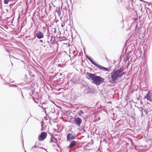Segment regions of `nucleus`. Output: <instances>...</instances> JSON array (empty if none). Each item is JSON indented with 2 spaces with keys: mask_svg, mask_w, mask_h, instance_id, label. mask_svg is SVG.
Instances as JSON below:
<instances>
[{
  "mask_svg": "<svg viewBox=\"0 0 152 152\" xmlns=\"http://www.w3.org/2000/svg\"><path fill=\"white\" fill-rule=\"evenodd\" d=\"M123 123V121L122 120H120L118 122V123L120 125L122 124Z\"/></svg>",
  "mask_w": 152,
  "mask_h": 152,
  "instance_id": "22",
  "label": "nucleus"
},
{
  "mask_svg": "<svg viewBox=\"0 0 152 152\" xmlns=\"http://www.w3.org/2000/svg\"><path fill=\"white\" fill-rule=\"evenodd\" d=\"M17 90L19 92H20V91H21V88H17Z\"/></svg>",
  "mask_w": 152,
  "mask_h": 152,
  "instance_id": "32",
  "label": "nucleus"
},
{
  "mask_svg": "<svg viewBox=\"0 0 152 152\" xmlns=\"http://www.w3.org/2000/svg\"><path fill=\"white\" fill-rule=\"evenodd\" d=\"M40 42H41L42 43L43 42V41L42 40H40Z\"/></svg>",
  "mask_w": 152,
  "mask_h": 152,
  "instance_id": "40",
  "label": "nucleus"
},
{
  "mask_svg": "<svg viewBox=\"0 0 152 152\" xmlns=\"http://www.w3.org/2000/svg\"><path fill=\"white\" fill-rule=\"evenodd\" d=\"M22 143H23V146H24L23 141V140L22 141Z\"/></svg>",
  "mask_w": 152,
  "mask_h": 152,
  "instance_id": "43",
  "label": "nucleus"
},
{
  "mask_svg": "<svg viewBox=\"0 0 152 152\" xmlns=\"http://www.w3.org/2000/svg\"><path fill=\"white\" fill-rule=\"evenodd\" d=\"M39 148L41 149H42L43 150L45 149V148L43 147H39Z\"/></svg>",
  "mask_w": 152,
  "mask_h": 152,
  "instance_id": "34",
  "label": "nucleus"
},
{
  "mask_svg": "<svg viewBox=\"0 0 152 152\" xmlns=\"http://www.w3.org/2000/svg\"><path fill=\"white\" fill-rule=\"evenodd\" d=\"M14 81H12L11 82H10L11 83H13L14 82Z\"/></svg>",
  "mask_w": 152,
  "mask_h": 152,
  "instance_id": "48",
  "label": "nucleus"
},
{
  "mask_svg": "<svg viewBox=\"0 0 152 152\" xmlns=\"http://www.w3.org/2000/svg\"><path fill=\"white\" fill-rule=\"evenodd\" d=\"M140 69H141V68H142L143 67H140Z\"/></svg>",
  "mask_w": 152,
  "mask_h": 152,
  "instance_id": "52",
  "label": "nucleus"
},
{
  "mask_svg": "<svg viewBox=\"0 0 152 152\" xmlns=\"http://www.w3.org/2000/svg\"><path fill=\"white\" fill-rule=\"evenodd\" d=\"M147 99L149 100L151 102H152V99L151 98V96L150 97L148 96Z\"/></svg>",
  "mask_w": 152,
  "mask_h": 152,
  "instance_id": "24",
  "label": "nucleus"
},
{
  "mask_svg": "<svg viewBox=\"0 0 152 152\" xmlns=\"http://www.w3.org/2000/svg\"><path fill=\"white\" fill-rule=\"evenodd\" d=\"M6 51L7 52H8L9 53H10L9 51L6 48Z\"/></svg>",
  "mask_w": 152,
  "mask_h": 152,
  "instance_id": "38",
  "label": "nucleus"
},
{
  "mask_svg": "<svg viewBox=\"0 0 152 152\" xmlns=\"http://www.w3.org/2000/svg\"><path fill=\"white\" fill-rule=\"evenodd\" d=\"M20 94L21 95V93H23L22 91H21L20 92H19Z\"/></svg>",
  "mask_w": 152,
  "mask_h": 152,
  "instance_id": "39",
  "label": "nucleus"
},
{
  "mask_svg": "<svg viewBox=\"0 0 152 152\" xmlns=\"http://www.w3.org/2000/svg\"><path fill=\"white\" fill-rule=\"evenodd\" d=\"M25 80L27 83H29L31 81L30 79H28L27 75H25Z\"/></svg>",
  "mask_w": 152,
  "mask_h": 152,
  "instance_id": "13",
  "label": "nucleus"
},
{
  "mask_svg": "<svg viewBox=\"0 0 152 152\" xmlns=\"http://www.w3.org/2000/svg\"><path fill=\"white\" fill-rule=\"evenodd\" d=\"M144 77L145 82H148L150 78V76L148 70L145 71L144 72Z\"/></svg>",
  "mask_w": 152,
  "mask_h": 152,
  "instance_id": "7",
  "label": "nucleus"
},
{
  "mask_svg": "<svg viewBox=\"0 0 152 152\" xmlns=\"http://www.w3.org/2000/svg\"><path fill=\"white\" fill-rule=\"evenodd\" d=\"M83 113L82 110H80L78 111V114L79 115H81Z\"/></svg>",
  "mask_w": 152,
  "mask_h": 152,
  "instance_id": "21",
  "label": "nucleus"
},
{
  "mask_svg": "<svg viewBox=\"0 0 152 152\" xmlns=\"http://www.w3.org/2000/svg\"><path fill=\"white\" fill-rule=\"evenodd\" d=\"M99 69L103 70L108 71H109L108 68L105 67H97Z\"/></svg>",
  "mask_w": 152,
  "mask_h": 152,
  "instance_id": "15",
  "label": "nucleus"
},
{
  "mask_svg": "<svg viewBox=\"0 0 152 152\" xmlns=\"http://www.w3.org/2000/svg\"><path fill=\"white\" fill-rule=\"evenodd\" d=\"M57 147H58L59 148H60L59 145V144H58V143H57Z\"/></svg>",
  "mask_w": 152,
  "mask_h": 152,
  "instance_id": "37",
  "label": "nucleus"
},
{
  "mask_svg": "<svg viewBox=\"0 0 152 152\" xmlns=\"http://www.w3.org/2000/svg\"><path fill=\"white\" fill-rule=\"evenodd\" d=\"M125 72L122 68L117 69H114L108 75V81L111 83H115L125 74Z\"/></svg>",
  "mask_w": 152,
  "mask_h": 152,
  "instance_id": "1",
  "label": "nucleus"
},
{
  "mask_svg": "<svg viewBox=\"0 0 152 152\" xmlns=\"http://www.w3.org/2000/svg\"><path fill=\"white\" fill-rule=\"evenodd\" d=\"M17 85H20V83H18V84H17Z\"/></svg>",
  "mask_w": 152,
  "mask_h": 152,
  "instance_id": "44",
  "label": "nucleus"
},
{
  "mask_svg": "<svg viewBox=\"0 0 152 152\" xmlns=\"http://www.w3.org/2000/svg\"><path fill=\"white\" fill-rule=\"evenodd\" d=\"M25 152H26L25 150Z\"/></svg>",
  "mask_w": 152,
  "mask_h": 152,
  "instance_id": "54",
  "label": "nucleus"
},
{
  "mask_svg": "<svg viewBox=\"0 0 152 152\" xmlns=\"http://www.w3.org/2000/svg\"><path fill=\"white\" fill-rule=\"evenodd\" d=\"M106 57V59L107 60V62L109 63H110V59H108L106 56H105Z\"/></svg>",
  "mask_w": 152,
  "mask_h": 152,
  "instance_id": "25",
  "label": "nucleus"
},
{
  "mask_svg": "<svg viewBox=\"0 0 152 152\" xmlns=\"http://www.w3.org/2000/svg\"><path fill=\"white\" fill-rule=\"evenodd\" d=\"M53 137L52 136V137L50 139V142H53Z\"/></svg>",
  "mask_w": 152,
  "mask_h": 152,
  "instance_id": "28",
  "label": "nucleus"
},
{
  "mask_svg": "<svg viewBox=\"0 0 152 152\" xmlns=\"http://www.w3.org/2000/svg\"><path fill=\"white\" fill-rule=\"evenodd\" d=\"M61 76H60L59 77V79H58L56 80V81H57V83H61L62 82L63 80V78L62 76V74L61 73H59Z\"/></svg>",
  "mask_w": 152,
  "mask_h": 152,
  "instance_id": "12",
  "label": "nucleus"
},
{
  "mask_svg": "<svg viewBox=\"0 0 152 152\" xmlns=\"http://www.w3.org/2000/svg\"><path fill=\"white\" fill-rule=\"evenodd\" d=\"M140 1H142V0H140Z\"/></svg>",
  "mask_w": 152,
  "mask_h": 152,
  "instance_id": "53",
  "label": "nucleus"
},
{
  "mask_svg": "<svg viewBox=\"0 0 152 152\" xmlns=\"http://www.w3.org/2000/svg\"><path fill=\"white\" fill-rule=\"evenodd\" d=\"M14 87H18V86L17 85H14Z\"/></svg>",
  "mask_w": 152,
  "mask_h": 152,
  "instance_id": "36",
  "label": "nucleus"
},
{
  "mask_svg": "<svg viewBox=\"0 0 152 152\" xmlns=\"http://www.w3.org/2000/svg\"><path fill=\"white\" fill-rule=\"evenodd\" d=\"M45 113L46 114V115H47V113H46V110H45Z\"/></svg>",
  "mask_w": 152,
  "mask_h": 152,
  "instance_id": "42",
  "label": "nucleus"
},
{
  "mask_svg": "<svg viewBox=\"0 0 152 152\" xmlns=\"http://www.w3.org/2000/svg\"><path fill=\"white\" fill-rule=\"evenodd\" d=\"M12 57H13V58H16L14 56H12ZM16 59H17V58H16Z\"/></svg>",
  "mask_w": 152,
  "mask_h": 152,
  "instance_id": "46",
  "label": "nucleus"
},
{
  "mask_svg": "<svg viewBox=\"0 0 152 152\" xmlns=\"http://www.w3.org/2000/svg\"><path fill=\"white\" fill-rule=\"evenodd\" d=\"M56 151H57L58 152H58V150L57 149H56Z\"/></svg>",
  "mask_w": 152,
  "mask_h": 152,
  "instance_id": "47",
  "label": "nucleus"
},
{
  "mask_svg": "<svg viewBox=\"0 0 152 152\" xmlns=\"http://www.w3.org/2000/svg\"><path fill=\"white\" fill-rule=\"evenodd\" d=\"M81 88L83 89L82 94L84 95L88 94H93L95 92L94 89L87 85H83Z\"/></svg>",
  "mask_w": 152,
  "mask_h": 152,
  "instance_id": "3",
  "label": "nucleus"
},
{
  "mask_svg": "<svg viewBox=\"0 0 152 152\" xmlns=\"http://www.w3.org/2000/svg\"><path fill=\"white\" fill-rule=\"evenodd\" d=\"M76 137L75 134H73L72 133H69L67 135L66 140L67 141H70L71 140L75 139Z\"/></svg>",
  "mask_w": 152,
  "mask_h": 152,
  "instance_id": "6",
  "label": "nucleus"
},
{
  "mask_svg": "<svg viewBox=\"0 0 152 152\" xmlns=\"http://www.w3.org/2000/svg\"><path fill=\"white\" fill-rule=\"evenodd\" d=\"M48 32L49 34L53 35L56 32V28H48Z\"/></svg>",
  "mask_w": 152,
  "mask_h": 152,
  "instance_id": "8",
  "label": "nucleus"
},
{
  "mask_svg": "<svg viewBox=\"0 0 152 152\" xmlns=\"http://www.w3.org/2000/svg\"><path fill=\"white\" fill-rule=\"evenodd\" d=\"M0 77H1L2 79V76L1 75H0Z\"/></svg>",
  "mask_w": 152,
  "mask_h": 152,
  "instance_id": "41",
  "label": "nucleus"
},
{
  "mask_svg": "<svg viewBox=\"0 0 152 152\" xmlns=\"http://www.w3.org/2000/svg\"><path fill=\"white\" fill-rule=\"evenodd\" d=\"M40 67V68H41V69H43V68H42V67Z\"/></svg>",
  "mask_w": 152,
  "mask_h": 152,
  "instance_id": "50",
  "label": "nucleus"
},
{
  "mask_svg": "<svg viewBox=\"0 0 152 152\" xmlns=\"http://www.w3.org/2000/svg\"><path fill=\"white\" fill-rule=\"evenodd\" d=\"M140 112L142 113V114L143 115L142 112H143V109L142 108H140Z\"/></svg>",
  "mask_w": 152,
  "mask_h": 152,
  "instance_id": "31",
  "label": "nucleus"
},
{
  "mask_svg": "<svg viewBox=\"0 0 152 152\" xmlns=\"http://www.w3.org/2000/svg\"><path fill=\"white\" fill-rule=\"evenodd\" d=\"M21 96H22V97L23 98H24V96H23V93H21Z\"/></svg>",
  "mask_w": 152,
  "mask_h": 152,
  "instance_id": "35",
  "label": "nucleus"
},
{
  "mask_svg": "<svg viewBox=\"0 0 152 152\" xmlns=\"http://www.w3.org/2000/svg\"><path fill=\"white\" fill-rule=\"evenodd\" d=\"M9 86L10 87H14V85H13V84H10V85Z\"/></svg>",
  "mask_w": 152,
  "mask_h": 152,
  "instance_id": "33",
  "label": "nucleus"
},
{
  "mask_svg": "<svg viewBox=\"0 0 152 152\" xmlns=\"http://www.w3.org/2000/svg\"><path fill=\"white\" fill-rule=\"evenodd\" d=\"M61 26H62V27H63L64 26H63V25H61Z\"/></svg>",
  "mask_w": 152,
  "mask_h": 152,
  "instance_id": "49",
  "label": "nucleus"
},
{
  "mask_svg": "<svg viewBox=\"0 0 152 152\" xmlns=\"http://www.w3.org/2000/svg\"><path fill=\"white\" fill-rule=\"evenodd\" d=\"M10 1V0H4L3 1V3L4 4H7L8 3V2Z\"/></svg>",
  "mask_w": 152,
  "mask_h": 152,
  "instance_id": "20",
  "label": "nucleus"
},
{
  "mask_svg": "<svg viewBox=\"0 0 152 152\" xmlns=\"http://www.w3.org/2000/svg\"><path fill=\"white\" fill-rule=\"evenodd\" d=\"M151 94V90H149L148 91V93L146 94V99H147V97L148 96L150 97V95Z\"/></svg>",
  "mask_w": 152,
  "mask_h": 152,
  "instance_id": "16",
  "label": "nucleus"
},
{
  "mask_svg": "<svg viewBox=\"0 0 152 152\" xmlns=\"http://www.w3.org/2000/svg\"><path fill=\"white\" fill-rule=\"evenodd\" d=\"M59 75V73H58L56 75L55 77H56L57 79H59V77H60V76H61V75Z\"/></svg>",
  "mask_w": 152,
  "mask_h": 152,
  "instance_id": "23",
  "label": "nucleus"
},
{
  "mask_svg": "<svg viewBox=\"0 0 152 152\" xmlns=\"http://www.w3.org/2000/svg\"><path fill=\"white\" fill-rule=\"evenodd\" d=\"M76 142L73 140L70 143V145L67 147L68 148H72L75 146L76 145Z\"/></svg>",
  "mask_w": 152,
  "mask_h": 152,
  "instance_id": "10",
  "label": "nucleus"
},
{
  "mask_svg": "<svg viewBox=\"0 0 152 152\" xmlns=\"http://www.w3.org/2000/svg\"><path fill=\"white\" fill-rule=\"evenodd\" d=\"M36 36L39 39L43 38L44 36L43 33L40 31H39L38 32H37L36 34Z\"/></svg>",
  "mask_w": 152,
  "mask_h": 152,
  "instance_id": "9",
  "label": "nucleus"
},
{
  "mask_svg": "<svg viewBox=\"0 0 152 152\" xmlns=\"http://www.w3.org/2000/svg\"><path fill=\"white\" fill-rule=\"evenodd\" d=\"M28 70V72L29 73V75L31 76L32 77H34V75L33 73V72L34 71L33 69H32L31 70V69H29V70Z\"/></svg>",
  "mask_w": 152,
  "mask_h": 152,
  "instance_id": "14",
  "label": "nucleus"
},
{
  "mask_svg": "<svg viewBox=\"0 0 152 152\" xmlns=\"http://www.w3.org/2000/svg\"><path fill=\"white\" fill-rule=\"evenodd\" d=\"M43 104L45 105V104L44 102H43L42 104H41L40 105H39V106L43 109H45L47 108V107H44Z\"/></svg>",
  "mask_w": 152,
  "mask_h": 152,
  "instance_id": "17",
  "label": "nucleus"
},
{
  "mask_svg": "<svg viewBox=\"0 0 152 152\" xmlns=\"http://www.w3.org/2000/svg\"><path fill=\"white\" fill-rule=\"evenodd\" d=\"M75 69H76L77 71H79V70H78V69H77V68H76V67H75Z\"/></svg>",
  "mask_w": 152,
  "mask_h": 152,
  "instance_id": "45",
  "label": "nucleus"
},
{
  "mask_svg": "<svg viewBox=\"0 0 152 152\" xmlns=\"http://www.w3.org/2000/svg\"><path fill=\"white\" fill-rule=\"evenodd\" d=\"M53 142L55 143H58V141L57 139L54 136L53 137Z\"/></svg>",
  "mask_w": 152,
  "mask_h": 152,
  "instance_id": "18",
  "label": "nucleus"
},
{
  "mask_svg": "<svg viewBox=\"0 0 152 152\" xmlns=\"http://www.w3.org/2000/svg\"><path fill=\"white\" fill-rule=\"evenodd\" d=\"M48 67V68H50V67ZM50 67V68H51V67Z\"/></svg>",
  "mask_w": 152,
  "mask_h": 152,
  "instance_id": "56",
  "label": "nucleus"
},
{
  "mask_svg": "<svg viewBox=\"0 0 152 152\" xmlns=\"http://www.w3.org/2000/svg\"><path fill=\"white\" fill-rule=\"evenodd\" d=\"M45 47V45H44V47Z\"/></svg>",
  "mask_w": 152,
  "mask_h": 152,
  "instance_id": "51",
  "label": "nucleus"
},
{
  "mask_svg": "<svg viewBox=\"0 0 152 152\" xmlns=\"http://www.w3.org/2000/svg\"><path fill=\"white\" fill-rule=\"evenodd\" d=\"M37 143L38 142H36L35 145L33 146L32 147L31 149V150H33L34 148H39V147H38V146H37Z\"/></svg>",
  "mask_w": 152,
  "mask_h": 152,
  "instance_id": "19",
  "label": "nucleus"
},
{
  "mask_svg": "<svg viewBox=\"0 0 152 152\" xmlns=\"http://www.w3.org/2000/svg\"><path fill=\"white\" fill-rule=\"evenodd\" d=\"M47 133L45 132H42L40 135L38 136V139L39 141L43 140L47 137Z\"/></svg>",
  "mask_w": 152,
  "mask_h": 152,
  "instance_id": "4",
  "label": "nucleus"
},
{
  "mask_svg": "<svg viewBox=\"0 0 152 152\" xmlns=\"http://www.w3.org/2000/svg\"><path fill=\"white\" fill-rule=\"evenodd\" d=\"M87 58L94 65H95V66H101L100 65H99L96 64L92 59L91 57L90 56H86Z\"/></svg>",
  "mask_w": 152,
  "mask_h": 152,
  "instance_id": "11",
  "label": "nucleus"
},
{
  "mask_svg": "<svg viewBox=\"0 0 152 152\" xmlns=\"http://www.w3.org/2000/svg\"><path fill=\"white\" fill-rule=\"evenodd\" d=\"M42 128L41 130L42 131L43 130V128H42V127L43 126L44 122L43 121H42Z\"/></svg>",
  "mask_w": 152,
  "mask_h": 152,
  "instance_id": "30",
  "label": "nucleus"
},
{
  "mask_svg": "<svg viewBox=\"0 0 152 152\" xmlns=\"http://www.w3.org/2000/svg\"><path fill=\"white\" fill-rule=\"evenodd\" d=\"M151 107H149V106H148V107H147V110H150L149 111H150L151 110H152V109H151Z\"/></svg>",
  "mask_w": 152,
  "mask_h": 152,
  "instance_id": "26",
  "label": "nucleus"
},
{
  "mask_svg": "<svg viewBox=\"0 0 152 152\" xmlns=\"http://www.w3.org/2000/svg\"><path fill=\"white\" fill-rule=\"evenodd\" d=\"M82 120L79 117L75 118L74 120V124L77 126H80L82 123Z\"/></svg>",
  "mask_w": 152,
  "mask_h": 152,
  "instance_id": "5",
  "label": "nucleus"
},
{
  "mask_svg": "<svg viewBox=\"0 0 152 152\" xmlns=\"http://www.w3.org/2000/svg\"><path fill=\"white\" fill-rule=\"evenodd\" d=\"M148 110L145 109L144 110V112H145L146 115H147L148 113Z\"/></svg>",
  "mask_w": 152,
  "mask_h": 152,
  "instance_id": "27",
  "label": "nucleus"
},
{
  "mask_svg": "<svg viewBox=\"0 0 152 152\" xmlns=\"http://www.w3.org/2000/svg\"><path fill=\"white\" fill-rule=\"evenodd\" d=\"M87 75L93 81V83L97 86H99L104 81L103 78L100 76H97L95 74L87 73Z\"/></svg>",
  "mask_w": 152,
  "mask_h": 152,
  "instance_id": "2",
  "label": "nucleus"
},
{
  "mask_svg": "<svg viewBox=\"0 0 152 152\" xmlns=\"http://www.w3.org/2000/svg\"><path fill=\"white\" fill-rule=\"evenodd\" d=\"M76 52L75 51V50H73V52H72V53L73 54H74V55L75 56H76L77 55V54H75L76 53Z\"/></svg>",
  "mask_w": 152,
  "mask_h": 152,
  "instance_id": "29",
  "label": "nucleus"
},
{
  "mask_svg": "<svg viewBox=\"0 0 152 152\" xmlns=\"http://www.w3.org/2000/svg\"><path fill=\"white\" fill-rule=\"evenodd\" d=\"M129 65V64H128V66H128Z\"/></svg>",
  "mask_w": 152,
  "mask_h": 152,
  "instance_id": "55",
  "label": "nucleus"
}]
</instances>
